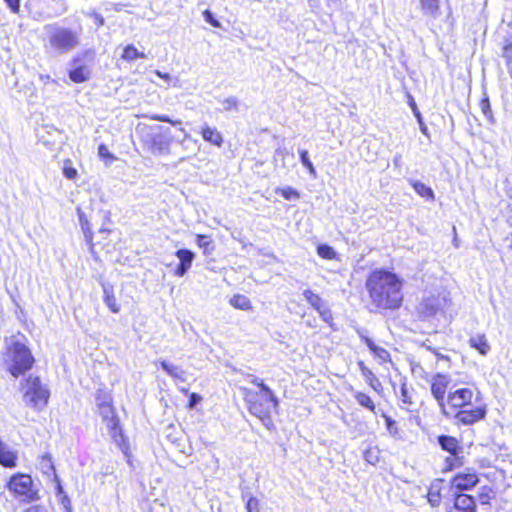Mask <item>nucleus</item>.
Returning <instances> with one entry per match:
<instances>
[{"label":"nucleus","instance_id":"f257e3e1","mask_svg":"<svg viewBox=\"0 0 512 512\" xmlns=\"http://www.w3.org/2000/svg\"><path fill=\"white\" fill-rule=\"evenodd\" d=\"M402 286L403 280L387 269L373 270L365 282L371 303L382 310H396L401 306Z\"/></svg>","mask_w":512,"mask_h":512},{"label":"nucleus","instance_id":"f03ea898","mask_svg":"<svg viewBox=\"0 0 512 512\" xmlns=\"http://www.w3.org/2000/svg\"><path fill=\"white\" fill-rule=\"evenodd\" d=\"M46 40L44 48L52 56H65L81 45L83 30L81 27L72 28L58 23L47 24L44 27Z\"/></svg>","mask_w":512,"mask_h":512},{"label":"nucleus","instance_id":"7ed1b4c3","mask_svg":"<svg viewBox=\"0 0 512 512\" xmlns=\"http://www.w3.org/2000/svg\"><path fill=\"white\" fill-rule=\"evenodd\" d=\"M5 356L7 370L15 378L31 370L35 362L31 350L19 341H13L8 346Z\"/></svg>","mask_w":512,"mask_h":512},{"label":"nucleus","instance_id":"20e7f679","mask_svg":"<svg viewBox=\"0 0 512 512\" xmlns=\"http://www.w3.org/2000/svg\"><path fill=\"white\" fill-rule=\"evenodd\" d=\"M94 59L95 52L92 49L77 53L69 62V79L77 84L89 81L92 76Z\"/></svg>","mask_w":512,"mask_h":512},{"label":"nucleus","instance_id":"39448f33","mask_svg":"<svg viewBox=\"0 0 512 512\" xmlns=\"http://www.w3.org/2000/svg\"><path fill=\"white\" fill-rule=\"evenodd\" d=\"M50 392L41 383L38 376L29 375L25 379L24 399L31 407L41 410L49 400Z\"/></svg>","mask_w":512,"mask_h":512},{"label":"nucleus","instance_id":"423d86ee","mask_svg":"<svg viewBox=\"0 0 512 512\" xmlns=\"http://www.w3.org/2000/svg\"><path fill=\"white\" fill-rule=\"evenodd\" d=\"M33 481L29 475L16 474L10 478L7 488L15 497L22 498L24 502H33L39 499L37 491L32 489Z\"/></svg>","mask_w":512,"mask_h":512},{"label":"nucleus","instance_id":"0eeeda50","mask_svg":"<svg viewBox=\"0 0 512 512\" xmlns=\"http://www.w3.org/2000/svg\"><path fill=\"white\" fill-rule=\"evenodd\" d=\"M450 383V376L443 373H436L431 379V394L437 401L441 412L447 417L451 416V413L446 409L445 394Z\"/></svg>","mask_w":512,"mask_h":512},{"label":"nucleus","instance_id":"6e6552de","mask_svg":"<svg viewBox=\"0 0 512 512\" xmlns=\"http://www.w3.org/2000/svg\"><path fill=\"white\" fill-rule=\"evenodd\" d=\"M472 397L473 392L468 388H460L455 391L450 389L446 402L452 409L464 408L470 406Z\"/></svg>","mask_w":512,"mask_h":512},{"label":"nucleus","instance_id":"1a4fd4ad","mask_svg":"<svg viewBox=\"0 0 512 512\" xmlns=\"http://www.w3.org/2000/svg\"><path fill=\"white\" fill-rule=\"evenodd\" d=\"M271 406L272 403L267 402L265 399L250 401L249 412L259 418L263 425L269 427L272 424Z\"/></svg>","mask_w":512,"mask_h":512},{"label":"nucleus","instance_id":"9d476101","mask_svg":"<svg viewBox=\"0 0 512 512\" xmlns=\"http://www.w3.org/2000/svg\"><path fill=\"white\" fill-rule=\"evenodd\" d=\"M446 305V296H441L440 294L437 296L432 295L425 298L421 303V313L425 317H431L444 310Z\"/></svg>","mask_w":512,"mask_h":512},{"label":"nucleus","instance_id":"9b49d317","mask_svg":"<svg viewBox=\"0 0 512 512\" xmlns=\"http://www.w3.org/2000/svg\"><path fill=\"white\" fill-rule=\"evenodd\" d=\"M486 409L484 407H471L456 411L453 417L463 425H472L485 418Z\"/></svg>","mask_w":512,"mask_h":512},{"label":"nucleus","instance_id":"f8f14e48","mask_svg":"<svg viewBox=\"0 0 512 512\" xmlns=\"http://www.w3.org/2000/svg\"><path fill=\"white\" fill-rule=\"evenodd\" d=\"M175 256L178 258L179 264L177 265L174 274L178 277H183L191 268L196 255L189 249L181 248L175 252Z\"/></svg>","mask_w":512,"mask_h":512},{"label":"nucleus","instance_id":"ddd939ff","mask_svg":"<svg viewBox=\"0 0 512 512\" xmlns=\"http://www.w3.org/2000/svg\"><path fill=\"white\" fill-rule=\"evenodd\" d=\"M172 142V137L170 135L164 134H156L150 136V140L148 142L149 149L153 154H167L169 152V148Z\"/></svg>","mask_w":512,"mask_h":512},{"label":"nucleus","instance_id":"4468645a","mask_svg":"<svg viewBox=\"0 0 512 512\" xmlns=\"http://www.w3.org/2000/svg\"><path fill=\"white\" fill-rule=\"evenodd\" d=\"M437 443L443 451L453 457H458L463 452L460 442L453 436L441 434L437 437Z\"/></svg>","mask_w":512,"mask_h":512},{"label":"nucleus","instance_id":"2eb2a0df","mask_svg":"<svg viewBox=\"0 0 512 512\" xmlns=\"http://www.w3.org/2000/svg\"><path fill=\"white\" fill-rule=\"evenodd\" d=\"M450 512H476V500L473 496L455 492L454 510Z\"/></svg>","mask_w":512,"mask_h":512},{"label":"nucleus","instance_id":"dca6fc26","mask_svg":"<svg viewBox=\"0 0 512 512\" xmlns=\"http://www.w3.org/2000/svg\"><path fill=\"white\" fill-rule=\"evenodd\" d=\"M479 482V478L474 473L458 474L452 480V486L456 492L461 493L463 490H470Z\"/></svg>","mask_w":512,"mask_h":512},{"label":"nucleus","instance_id":"f3484780","mask_svg":"<svg viewBox=\"0 0 512 512\" xmlns=\"http://www.w3.org/2000/svg\"><path fill=\"white\" fill-rule=\"evenodd\" d=\"M0 464L7 468H13L17 464V454L7 444L0 441Z\"/></svg>","mask_w":512,"mask_h":512},{"label":"nucleus","instance_id":"a211bd4d","mask_svg":"<svg viewBox=\"0 0 512 512\" xmlns=\"http://www.w3.org/2000/svg\"><path fill=\"white\" fill-rule=\"evenodd\" d=\"M103 288V300L106 306L109 308V310L112 313H119L120 312V306L118 305L115 295H114V288L109 283H102Z\"/></svg>","mask_w":512,"mask_h":512},{"label":"nucleus","instance_id":"6ab92c4d","mask_svg":"<svg viewBox=\"0 0 512 512\" xmlns=\"http://www.w3.org/2000/svg\"><path fill=\"white\" fill-rule=\"evenodd\" d=\"M469 345L483 356L487 355L491 349L485 334H476L471 336L469 338Z\"/></svg>","mask_w":512,"mask_h":512},{"label":"nucleus","instance_id":"aec40b11","mask_svg":"<svg viewBox=\"0 0 512 512\" xmlns=\"http://www.w3.org/2000/svg\"><path fill=\"white\" fill-rule=\"evenodd\" d=\"M159 364L161 368L172 378L179 380L181 382L186 381V372L177 365H174L166 360H160Z\"/></svg>","mask_w":512,"mask_h":512},{"label":"nucleus","instance_id":"412c9836","mask_svg":"<svg viewBox=\"0 0 512 512\" xmlns=\"http://www.w3.org/2000/svg\"><path fill=\"white\" fill-rule=\"evenodd\" d=\"M408 182L420 197L428 201H434L435 194L431 187L427 186L419 180L409 179Z\"/></svg>","mask_w":512,"mask_h":512},{"label":"nucleus","instance_id":"4be33fe9","mask_svg":"<svg viewBox=\"0 0 512 512\" xmlns=\"http://www.w3.org/2000/svg\"><path fill=\"white\" fill-rule=\"evenodd\" d=\"M399 399L401 401L400 407L407 411H414V402L412 400V393L407 387V382L404 380L401 383Z\"/></svg>","mask_w":512,"mask_h":512},{"label":"nucleus","instance_id":"5701e85b","mask_svg":"<svg viewBox=\"0 0 512 512\" xmlns=\"http://www.w3.org/2000/svg\"><path fill=\"white\" fill-rule=\"evenodd\" d=\"M359 369L366 379L367 383L372 389L379 392L382 389V384L379 379L373 374V372L364 364L363 361L358 362Z\"/></svg>","mask_w":512,"mask_h":512},{"label":"nucleus","instance_id":"b1692460","mask_svg":"<svg viewBox=\"0 0 512 512\" xmlns=\"http://www.w3.org/2000/svg\"><path fill=\"white\" fill-rule=\"evenodd\" d=\"M55 482H56V497L58 498L59 503L63 507L65 512H72V504L70 501V498L64 491L61 481L58 477V475H55Z\"/></svg>","mask_w":512,"mask_h":512},{"label":"nucleus","instance_id":"393cba45","mask_svg":"<svg viewBox=\"0 0 512 512\" xmlns=\"http://www.w3.org/2000/svg\"><path fill=\"white\" fill-rule=\"evenodd\" d=\"M201 134L205 141H207L213 145H216L218 147H221V145L223 143V138H222L221 133L216 128L206 126L202 129Z\"/></svg>","mask_w":512,"mask_h":512},{"label":"nucleus","instance_id":"a878e982","mask_svg":"<svg viewBox=\"0 0 512 512\" xmlns=\"http://www.w3.org/2000/svg\"><path fill=\"white\" fill-rule=\"evenodd\" d=\"M97 408L103 420H108L111 428L116 429V427L119 424V420L114 414V408L112 406V403L103 406H98Z\"/></svg>","mask_w":512,"mask_h":512},{"label":"nucleus","instance_id":"bb28decb","mask_svg":"<svg viewBox=\"0 0 512 512\" xmlns=\"http://www.w3.org/2000/svg\"><path fill=\"white\" fill-rule=\"evenodd\" d=\"M480 109L485 116L486 120L490 124H495L496 120L493 115V111L490 104V99L486 91L483 92L482 98L479 103Z\"/></svg>","mask_w":512,"mask_h":512},{"label":"nucleus","instance_id":"cd10ccee","mask_svg":"<svg viewBox=\"0 0 512 512\" xmlns=\"http://www.w3.org/2000/svg\"><path fill=\"white\" fill-rule=\"evenodd\" d=\"M196 244L203 250L204 255H211L215 250L211 236L205 234L196 235Z\"/></svg>","mask_w":512,"mask_h":512},{"label":"nucleus","instance_id":"c85d7f7f","mask_svg":"<svg viewBox=\"0 0 512 512\" xmlns=\"http://www.w3.org/2000/svg\"><path fill=\"white\" fill-rule=\"evenodd\" d=\"M39 468L47 476L53 475L55 477V475H57L53 458L50 453H46L40 458Z\"/></svg>","mask_w":512,"mask_h":512},{"label":"nucleus","instance_id":"c756f323","mask_svg":"<svg viewBox=\"0 0 512 512\" xmlns=\"http://www.w3.org/2000/svg\"><path fill=\"white\" fill-rule=\"evenodd\" d=\"M420 7L424 15L437 17L439 12V0H420Z\"/></svg>","mask_w":512,"mask_h":512},{"label":"nucleus","instance_id":"7c9ffc66","mask_svg":"<svg viewBox=\"0 0 512 512\" xmlns=\"http://www.w3.org/2000/svg\"><path fill=\"white\" fill-rule=\"evenodd\" d=\"M77 214H78L81 229L84 233L85 240L87 242H92L93 232H92L91 225H90L85 213L80 208H78Z\"/></svg>","mask_w":512,"mask_h":512},{"label":"nucleus","instance_id":"2f4dec72","mask_svg":"<svg viewBox=\"0 0 512 512\" xmlns=\"http://www.w3.org/2000/svg\"><path fill=\"white\" fill-rule=\"evenodd\" d=\"M304 299L316 310L319 311L326 305V302L321 297L315 294L312 290L306 289L303 291Z\"/></svg>","mask_w":512,"mask_h":512},{"label":"nucleus","instance_id":"473e14b6","mask_svg":"<svg viewBox=\"0 0 512 512\" xmlns=\"http://www.w3.org/2000/svg\"><path fill=\"white\" fill-rule=\"evenodd\" d=\"M229 302L236 309L247 311L252 308L249 298L242 294L234 295Z\"/></svg>","mask_w":512,"mask_h":512},{"label":"nucleus","instance_id":"72a5a7b5","mask_svg":"<svg viewBox=\"0 0 512 512\" xmlns=\"http://www.w3.org/2000/svg\"><path fill=\"white\" fill-rule=\"evenodd\" d=\"M409 106L411 107L412 111H413V114L414 116L416 117L417 119V122L419 124V128H420V131L425 135V136H429V133H428V128L426 126V124L424 123V120H423V117H422V114L420 113V111L418 110V107L414 101V98L409 95Z\"/></svg>","mask_w":512,"mask_h":512},{"label":"nucleus","instance_id":"f704fd0d","mask_svg":"<svg viewBox=\"0 0 512 512\" xmlns=\"http://www.w3.org/2000/svg\"><path fill=\"white\" fill-rule=\"evenodd\" d=\"M354 398L360 406L368 409L371 412H375L376 406L369 395L363 392H356L354 394Z\"/></svg>","mask_w":512,"mask_h":512},{"label":"nucleus","instance_id":"c9c22d12","mask_svg":"<svg viewBox=\"0 0 512 512\" xmlns=\"http://www.w3.org/2000/svg\"><path fill=\"white\" fill-rule=\"evenodd\" d=\"M122 58L126 61H134L138 58H146V55L139 52L134 45L129 44L124 48Z\"/></svg>","mask_w":512,"mask_h":512},{"label":"nucleus","instance_id":"e433bc0d","mask_svg":"<svg viewBox=\"0 0 512 512\" xmlns=\"http://www.w3.org/2000/svg\"><path fill=\"white\" fill-rule=\"evenodd\" d=\"M260 392L262 393V399H265L267 402L272 403L273 408H277L279 404V400L273 391L267 386L264 382L259 385Z\"/></svg>","mask_w":512,"mask_h":512},{"label":"nucleus","instance_id":"4c0bfd02","mask_svg":"<svg viewBox=\"0 0 512 512\" xmlns=\"http://www.w3.org/2000/svg\"><path fill=\"white\" fill-rule=\"evenodd\" d=\"M300 161L302 165L308 170L309 174L315 178L317 176L316 169L309 158V153L305 149L299 150Z\"/></svg>","mask_w":512,"mask_h":512},{"label":"nucleus","instance_id":"58836bf2","mask_svg":"<svg viewBox=\"0 0 512 512\" xmlns=\"http://www.w3.org/2000/svg\"><path fill=\"white\" fill-rule=\"evenodd\" d=\"M363 458L367 463L376 465L380 460L379 448L376 446L367 448L363 453Z\"/></svg>","mask_w":512,"mask_h":512},{"label":"nucleus","instance_id":"ea45409f","mask_svg":"<svg viewBox=\"0 0 512 512\" xmlns=\"http://www.w3.org/2000/svg\"><path fill=\"white\" fill-rule=\"evenodd\" d=\"M276 193L280 194L285 200H298L300 193L292 187L277 188Z\"/></svg>","mask_w":512,"mask_h":512},{"label":"nucleus","instance_id":"a19ab883","mask_svg":"<svg viewBox=\"0 0 512 512\" xmlns=\"http://www.w3.org/2000/svg\"><path fill=\"white\" fill-rule=\"evenodd\" d=\"M317 254L327 260L334 259L336 257V252L333 247L328 244H319L317 246Z\"/></svg>","mask_w":512,"mask_h":512},{"label":"nucleus","instance_id":"79ce46f5","mask_svg":"<svg viewBox=\"0 0 512 512\" xmlns=\"http://www.w3.org/2000/svg\"><path fill=\"white\" fill-rule=\"evenodd\" d=\"M319 313V316L320 318L325 322L327 323L333 330H337V328L335 327V324H334V321H333V314H332V311L331 309L327 306V304L322 307L319 311H317Z\"/></svg>","mask_w":512,"mask_h":512},{"label":"nucleus","instance_id":"37998d69","mask_svg":"<svg viewBox=\"0 0 512 512\" xmlns=\"http://www.w3.org/2000/svg\"><path fill=\"white\" fill-rule=\"evenodd\" d=\"M96 406H103L112 403V398L108 392L98 389L95 394Z\"/></svg>","mask_w":512,"mask_h":512},{"label":"nucleus","instance_id":"c03bdc74","mask_svg":"<svg viewBox=\"0 0 512 512\" xmlns=\"http://www.w3.org/2000/svg\"><path fill=\"white\" fill-rule=\"evenodd\" d=\"M63 175L69 180H74L78 175L77 170L72 166V161L69 159L64 161Z\"/></svg>","mask_w":512,"mask_h":512},{"label":"nucleus","instance_id":"a18cd8bd","mask_svg":"<svg viewBox=\"0 0 512 512\" xmlns=\"http://www.w3.org/2000/svg\"><path fill=\"white\" fill-rule=\"evenodd\" d=\"M181 392L185 393L189 397V399H188V408L189 409H194L202 401V397L197 393H194V392L189 393V391L185 388H182Z\"/></svg>","mask_w":512,"mask_h":512},{"label":"nucleus","instance_id":"49530a36","mask_svg":"<svg viewBox=\"0 0 512 512\" xmlns=\"http://www.w3.org/2000/svg\"><path fill=\"white\" fill-rule=\"evenodd\" d=\"M492 490L488 486H484L478 494V501L481 505H489L492 498Z\"/></svg>","mask_w":512,"mask_h":512},{"label":"nucleus","instance_id":"de8ad7c7","mask_svg":"<svg viewBox=\"0 0 512 512\" xmlns=\"http://www.w3.org/2000/svg\"><path fill=\"white\" fill-rule=\"evenodd\" d=\"M502 58L505 59L506 63H512V41L509 39H505L504 45L502 47Z\"/></svg>","mask_w":512,"mask_h":512},{"label":"nucleus","instance_id":"09e8293b","mask_svg":"<svg viewBox=\"0 0 512 512\" xmlns=\"http://www.w3.org/2000/svg\"><path fill=\"white\" fill-rule=\"evenodd\" d=\"M238 99L234 96H230L224 100L221 101V105L223 110L230 111V110H238Z\"/></svg>","mask_w":512,"mask_h":512},{"label":"nucleus","instance_id":"8fccbe9b","mask_svg":"<svg viewBox=\"0 0 512 512\" xmlns=\"http://www.w3.org/2000/svg\"><path fill=\"white\" fill-rule=\"evenodd\" d=\"M203 18L204 20L209 23L214 28H221V23L218 19H216L213 12H211L209 9H206L203 11Z\"/></svg>","mask_w":512,"mask_h":512},{"label":"nucleus","instance_id":"3c124183","mask_svg":"<svg viewBox=\"0 0 512 512\" xmlns=\"http://www.w3.org/2000/svg\"><path fill=\"white\" fill-rule=\"evenodd\" d=\"M371 352L383 362L390 361V353L383 347L376 345Z\"/></svg>","mask_w":512,"mask_h":512},{"label":"nucleus","instance_id":"603ef678","mask_svg":"<svg viewBox=\"0 0 512 512\" xmlns=\"http://www.w3.org/2000/svg\"><path fill=\"white\" fill-rule=\"evenodd\" d=\"M150 119L159 121V122H166L170 123L173 126L181 125V120H172L168 115H160V114H154L150 116Z\"/></svg>","mask_w":512,"mask_h":512},{"label":"nucleus","instance_id":"864d4df0","mask_svg":"<svg viewBox=\"0 0 512 512\" xmlns=\"http://www.w3.org/2000/svg\"><path fill=\"white\" fill-rule=\"evenodd\" d=\"M98 155L103 159H115L114 155L108 150L105 144H100L98 147Z\"/></svg>","mask_w":512,"mask_h":512},{"label":"nucleus","instance_id":"5fc2aeb1","mask_svg":"<svg viewBox=\"0 0 512 512\" xmlns=\"http://www.w3.org/2000/svg\"><path fill=\"white\" fill-rule=\"evenodd\" d=\"M428 501L431 504V506H433V507L438 506L441 501L440 492L439 491L434 492V491L430 490L429 495H428Z\"/></svg>","mask_w":512,"mask_h":512},{"label":"nucleus","instance_id":"6e6d98bb","mask_svg":"<svg viewBox=\"0 0 512 512\" xmlns=\"http://www.w3.org/2000/svg\"><path fill=\"white\" fill-rule=\"evenodd\" d=\"M8 8L12 13H18L20 11L21 0H4Z\"/></svg>","mask_w":512,"mask_h":512},{"label":"nucleus","instance_id":"4d7b16f0","mask_svg":"<svg viewBox=\"0 0 512 512\" xmlns=\"http://www.w3.org/2000/svg\"><path fill=\"white\" fill-rule=\"evenodd\" d=\"M358 335L361 338V340L367 345L369 350L372 351L374 349V347L376 346V344L373 342V340L371 338H369L368 336H366L362 331H358Z\"/></svg>","mask_w":512,"mask_h":512},{"label":"nucleus","instance_id":"13d9d810","mask_svg":"<svg viewBox=\"0 0 512 512\" xmlns=\"http://www.w3.org/2000/svg\"><path fill=\"white\" fill-rule=\"evenodd\" d=\"M429 350H431L435 354V356L437 357L438 360L450 362V357L449 356L441 354L436 349H432L430 347H429Z\"/></svg>","mask_w":512,"mask_h":512},{"label":"nucleus","instance_id":"bf43d9fd","mask_svg":"<svg viewBox=\"0 0 512 512\" xmlns=\"http://www.w3.org/2000/svg\"><path fill=\"white\" fill-rule=\"evenodd\" d=\"M24 512H48L47 509L40 505H35L27 508Z\"/></svg>","mask_w":512,"mask_h":512},{"label":"nucleus","instance_id":"052dcab7","mask_svg":"<svg viewBox=\"0 0 512 512\" xmlns=\"http://www.w3.org/2000/svg\"><path fill=\"white\" fill-rule=\"evenodd\" d=\"M94 20H95V23L97 24L98 27L100 26H103L104 25V18L101 14L99 13H94Z\"/></svg>","mask_w":512,"mask_h":512},{"label":"nucleus","instance_id":"680f3d73","mask_svg":"<svg viewBox=\"0 0 512 512\" xmlns=\"http://www.w3.org/2000/svg\"><path fill=\"white\" fill-rule=\"evenodd\" d=\"M402 156L400 154H397L393 158V164L395 167H399L401 165Z\"/></svg>","mask_w":512,"mask_h":512},{"label":"nucleus","instance_id":"e2e57ef3","mask_svg":"<svg viewBox=\"0 0 512 512\" xmlns=\"http://www.w3.org/2000/svg\"><path fill=\"white\" fill-rule=\"evenodd\" d=\"M385 422H386V426H387V428H388L389 430H390V429H391V427H392V426H394V425H395V423H396V422H395L391 417H389V416H385Z\"/></svg>","mask_w":512,"mask_h":512},{"label":"nucleus","instance_id":"0e129e2a","mask_svg":"<svg viewBox=\"0 0 512 512\" xmlns=\"http://www.w3.org/2000/svg\"><path fill=\"white\" fill-rule=\"evenodd\" d=\"M250 377H251L250 382H251L252 384H254V385L258 386V387H259L260 383L264 382L262 379H260V378H258V377H256V376L250 375Z\"/></svg>","mask_w":512,"mask_h":512},{"label":"nucleus","instance_id":"69168bd1","mask_svg":"<svg viewBox=\"0 0 512 512\" xmlns=\"http://www.w3.org/2000/svg\"><path fill=\"white\" fill-rule=\"evenodd\" d=\"M506 69H507V72H508L510 78L512 79V62L506 63Z\"/></svg>","mask_w":512,"mask_h":512},{"label":"nucleus","instance_id":"338daca9","mask_svg":"<svg viewBox=\"0 0 512 512\" xmlns=\"http://www.w3.org/2000/svg\"><path fill=\"white\" fill-rule=\"evenodd\" d=\"M507 241H509V248L512 250V232L510 233V235L506 238Z\"/></svg>","mask_w":512,"mask_h":512},{"label":"nucleus","instance_id":"774afa93","mask_svg":"<svg viewBox=\"0 0 512 512\" xmlns=\"http://www.w3.org/2000/svg\"><path fill=\"white\" fill-rule=\"evenodd\" d=\"M49 78H50V76H49V75H46L45 77H44V76H41V79H44V80H47V79H49Z\"/></svg>","mask_w":512,"mask_h":512}]
</instances>
